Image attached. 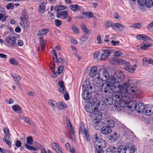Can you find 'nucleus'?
Returning a JSON list of instances; mask_svg holds the SVG:
<instances>
[{
	"mask_svg": "<svg viewBox=\"0 0 153 153\" xmlns=\"http://www.w3.org/2000/svg\"><path fill=\"white\" fill-rule=\"evenodd\" d=\"M56 106L59 109H61L64 108L63 104V103L61 102H59L56 103Z\"/></svg>",
	"mask_w": 153,
	"mask_h": 153,
	"instance_id": "54",
	"label": "nucleus"
},
{
	"mask_svg": "<svg viewBox=\"0 0 153 153\" xmlns=\"http://www.w3.org/2000/svg\"><path fill=\"white\" fill-rule=\"evenodd\" d=\"M114 23L110 21H107L105 22V25L107 28H108L109 27L113 28Z\"/></svg>",
	"mask_w": 153,
	"mask_h": 153,
	"instance_id": "43",
	"label": "nucleus"
},
{
	"mask_svg": "<svg viewBox=\"0 0 153 153\" xmlns=\"http://www.w3.org/2000/svg\"><path fill=\"white\" fill-rule=\"evenodd\" d=\"M132 81L131 80H128L125 83L121 85L120 82L119 86L118 87V89H115V91H119L123 94V97L122 98V101H125V99L127 101L128 100L131 99L133 98L136 92V87L135 85L132 84Z\"/></svg>",
	"mask_w": 153,
	"mask_h": 153,
	"instance_id": "1",
	"label": "nucleus"
},
{
	"mask_svg": "<svg viewBox=\"0 0 153 153\" xmlns=\"http://www.w3.org/2000/svg\"><path fill=\"white\" fill-rule=\"evenodd\" d=\"M109 101L108 98H105L104 99V100L102 102H101V104L102 103L103 105V103H104V105H110V103L109 102Z\"/></svg>",
	"mask_w": 153,
	"mask_h": 153,
	"instance_id": "59",
	"label": "nucleus"
},
{
	"mask_svg": "<svg viewBox=\"0 0 153 153\" xmlns=\"http://www.w3.org/2000/svg\"><path fill=\"white\" fill-rule=\"evenodd\" d=\"M138 4L141 6L145 5V0H137Z\"/></svg>",
	"mask_w": 153,
	"mask_h": 153,
	"instance_id": "52",
	"label": "nucleus"
},
{
	"mask_svg": "<svg viewBox=\"0 0 153 153\" xmlns=\"http://www.w3.org/2000/svg\"><path fill=\"white\" fill-rule=\"evenodd\" d=\"M113 28L115 29L117 28L119 31H121L123 30V25L119 23H114Z\"/></svg>",
	"mask_w": 153,
	"mask_h": 153,
	"instance_id": "30",
	"label": "nucleus"
},
{
	"mask_svg": "<svg viewBox=\"0 0 153 153\" xmlns=\"http://www.w3.org/2000/svg\"><path fill=\"white\" fill-rule=\"evenodd\" d=\"M65 146L66 149L69 151H70L71 153H74L75 152V150L74 149L71 148L70 145L68 143H67L65 144Z\"/></svg>",
	"mask_w": 153,
	"mask_h": 153,
	"instance_id": "40",
	"label": "nucleus"
},
{
	"mask_svg": "<svg viewBox=\"0 0 153 153\" xmlns=\"http://www.w3.org/2000/svg\"><path fill=\"white\" fill-rule=\"evenodd\" d=\"M117 78H116L117 79V81H118L119 82L122 81L124 79V75L122 72H119L118 73L116 72Z\"/></svg>",
	"mask_w": 153,
	"mask_h": 153,
	"instance_id": "27",
	"label": "nucleus"
},
{
	"mask_svg": "<svg viewBox=\"0 0 153 153\" xmlns=\"http://www.w3.org/2000/svg\"><path fill=\"white\" fill-rule=\"evenodd\" d=\"M39 41L41 45L42 49V50H43L45 48V44L44 43V40L43 39V38L42 37H40L39 39Z\"/></svg>",
	"mask_w": 153,
	"mask_h": 153,
	"instance_id": "39",
	"label": "nucleus"
},
{
	"mask_svg": "<svg viewBox=\"0 0 153 153\" xmlns=\"http://www.w3.org/2000/svg\"><path fill=\"white\" fill-rule=\"evenodd\" d=\"M88 102H89L91 104V105H92V104L93 105H94L95 106H97L98 107V109H99V107H102L100 109V110L101 111H102L104 109V108L105 107V106H101L102 104V103L101 104V102H98L97 100V98L95 97V96H93L92 97L91 96L90 98V99L88 101ZM87 105H89V106H90V105L89 104H87L86 106H87ZM93 106H92L91 105V107H93ZM94 107H95L96 106H94ZM97 108V107H96Z\"/></svg>",
	"mask_w": 153,
	"mask_h": 153,
	"instance_id": "6",
	"label": "nucleus"
},
{
	"mask_svg": "<svg viewBox=\"0 0 153 153\" xmlns=\"http://www.w3.org/2000/svg\"><path fill=\"white\" fill-rule=\"evenodd\" d=\"M142 25L141 23H135L133 24L131 27L132 28H139Z\"/></svg>",
	"mask_w": 153,
	"mask_h": 153,
	"instance_id": "51",
	"label": "nucleus"
},
{
	"mask_svg": "<svg viewBox=\"0 0 153 153\" xmlns=\"http://www.w3.org/2000/svg\"><path fill=\"white\" fill-rule=\"evenodd\" d=\"M45 5L46 4L45 3H42L39 5L38 10L40 13H43L45 12Z\"/></svg>",
	"mask_w": 153,
	"mask_h": 153,
	"instance_id": "28",
	"label": "nucleus"
},
{
	"mask_svg": "<svg viewBox=\"0 0 153 153\" xmlns=\"http://www.w3.org/2000/svg\"><path fill=\"white\" fill-rule=\"evenodd\" d=\"M64 94V99L65 100H67L69 99V96L68 93H67V91L64 93H62Z\"/></svg>",
	"mask_w": 153,
	"mask_h": 153,
	"instance_id": "63",
	"label": "nucleus"
},
{
	"mask_svg": "<svg viewBox=\"0 0 153 153\" xmlns=\"http://www.w3.org/2000/svg\"><path fill=\"white\" fill-rule=\"evenodd\" d=\"M106 123L107 125V126L110 127H113L114 126V122L112 120H107L106 122Z\"/></svg>",
	"mask_w": 153,
	"mask_h": 153,
	"instance_id": "37",
	"label": "nucleus"
},
{
	"mask_svg": "<svg viewBox=\"0 0 153 153\" xmlns=\"http://www.w3.org/2000/svg\"><path fill=\"white\" fill-rule=\"evenodd\" d=\"M12 109L16 112L19 113H22L21 107L18 105H13L12 107Z\"/></svg>",
	"mask_w": 153,
	"mask_h": 153,
	"instance_id": "33",
	"label": "nucleus"
},
{
	"mask_svg": "<svg viewBox=\"0 0 153 153\" xmlns=\"http://www.w3.org/2000/svg\"><path fill=\"white\" fill-rule=\"evenodd\" d=\"M3 131L4 134L3 140L5 142L10 148L11 147V139L10 137L11 134L9 132V130L7 127L4 128Z\"/></svg>",
	"mask_w": 153,
	"mask_h": 153,
	"instance_id": "5",
	"label": "nucleus"
},
{
	"mask_svg": "<svg viewBox=\"0 0 153 153\" xmlns=\"http://www.w3.org/2000/svg\"><path fill=\"white\" fill-rule=\"evenodd\" d=\"M48 104L51 106L54 109V106L56 104V103L55 101L51 99H49L48 100Z\"/></svg>",
	"mask_w": 153,
	"mask_h": 153,
	"instance_id": "46",
	"label": "nucleus"
},
{
	"mask_svg": "<svg viewBox=\"0 0 153 153\" xmlns=\"http://www.w3.org/2000/svg\"><path fill=\"white\" fill-rule=\"evenodd\" d=\"M12 76L15 82L16 85L19 87L20 86V84L19 82L21 80L20 77L17 75L14 74L12 75Z\"/></svg>",
	"mask_w": 153,
	"mask_h": 153,
	"instance_id": "31",
	"label": "nucleus"
},
{
	"mask_svg": "<svg viewBox=\"0 0 153 153\" xmlns=\"http://www.w3.org/2000/svg\"><path fill=\"white\" fill-rule=\"evenodd\" d=\"M23 22L24 25L25 27H26L27 28L29 27V23L27 21V19L23 20Z\"/></svg>",
	"mask_w": 153,
	"mask_h": 153,
	"instance_id": "60",
	"label": "nucleus"
},
{
	"mask_svg": "<svg viewBox=\"0 0 153 153\" xmlns=\"http://www.w3.org/2000/svg\"><path fill=\"white\" fill-rule=\"evenodd\" d=\"M134 107L137 112L142 113L144 112V108L145 106H144L143 103L139 102L135 103V105Z\"/></svg>",
	"mask_w": 153,
	"mask_h": 153,
	"instance_id": "10",
	"label": "nucleus"
},
{
	"mask_svg": "<svg viewBox=\"0 0 153 153\" xmlns=\"http://www.w3.org/2000/svg\"><path fill=\"white\" fill-rule=\"evenodd\" d=\"M52 54L53 60L54 62H56L57 60V58L55 50H53V51L52 53Z\"/></svg>",
	"mask_w": 153,
	"mask_h": 153,
	"instance_id": "47",
	"label": "nucleus"
},
{
	"mask_svg": "<svg viewBox=\"0 0 153 153\" xmlns=\"http://www.w3.org/2000/svg\"><path fill=\"white\" fill-rule=\"evenodd\" d=\"M117 59L116 58H112L109 60L110 63L113 65H117Z\"/></svg>",
	"mask_w": 153,
	"mask_h": 153,
	"instance_id": "48",
	"label": "nucleus"
},
{
	"mask_svg": "<svg viewBox=\"0 0 153 153\" xmlns=\"http://www.w3.org/2000/svg\"><path fill=\"white\" fill-rule=\"evenodd\" d=\"M127 148L125 146L120 145L119 146L117 150V153H126Z\"/></svg>",
	"mask_w": 153,
	"mask_h": 153,
	"instance_id": "24",
	"label": "nucleus"
},
{
	"mask_svg": "<svg viewBox=\"0 0 153 153\" xmlns=\"http://www.w3.org/2000/svg\"><path fill=\"white\" fill-rule=\"evenodd\" d=\"M95 149L94 152L95 153H103L104 151L103 148H98V147H95Z\"/></svg>",
	"mask_w": 153,
	"mask_h": 153,
	"instance_id": "44",
	"label": "nucleus"
},
{
	"mask_svg": "<svg viewBox=\"0 0 153 153\" xmlns=\"http://www.w3.org/2000/svg\"><path fill=\"white\" fill-rule=\"evenodd\" d=\"M64 67L62 65H60L58 68L57 73L60 74L62 73Z\"/></svg>",
	"mask_w": 153,
	"mask_h": 153,
	"instance_id": "56",
	"label": "nucleus"
},
{
	"mask_svg": "<svg viewBox=\"0 0 153 153\" xmlns=\"http://www.w3.org/2000/svg\"><path fill=\"white\" fill-rule=\"evenodd\" d=\"M94 147L104 148L106 146V141L102 138H99L97 140L94 141Z\"/></svg>",
	"mask_w": 153,
	"mask_h": 153,
	"instance_id": "8",
	"label": "nucleus"
},
{
	"mask_svg": "<svg viewBox=\"0 0 153 153\" xmlns=\"http://www.w3.org/2000/svg\"><path fill=\"white\" fill-rule=\"evenodd\" d=\"M91 93L88 91H83L82 93V97L83 99L84 100H86L88 102L91 95Z\"/></svg>",
	"mask_w": 153,
	"mask_h": 153,
	"instance_id": "20",
	"label": "nucleus"
},
{
	"mask_svg": "<svg viewBox=\"0 0 153 153\" xmlns=\"http://www.w3.org/2000/svg\"><path fill=\"white\" fill-rule=\"evenodd\" d=\"M51 147L55 151L58 149L60 148L59 144L56 143L51 142Z\"/></svg>",
	"mask_w": 153,
	"mask_h": 153,
	"instance_id": "38",
	"label": "nucleus"
},
{
	"mask_svg": "<svg viewBox=\"0 0 153 153\" xmlns=\"http://www.w3.org/2000/svg\"><path fill=\"white\" fill-rule=\"evenodd\" d=\"M81 27L83 31L85 33L88 34L89 33V30L84 24H82L81 25Z\"/></svg>",
	"mask_w": 153,
	"mask_h": 153,
	"instance_id": "41",
	"label": "nucleus"
},
{
	"mask_svg": "<svg viewBox=\"0 0 153 153\" xmlns=\"http://www.w3.org/2000/svg\"><path fill=\"white\" fill-rule=\"evenodd\" d=\"M106 81L107 83L109 85L115 90V89H118V87L119 86L120 82L117 81L116 78L111 76L108 77Z\"/></svg>",
	"mask_w": 153,
	"mask_h": 153,
	"instance_id": "4",
	"label": "nucleus"
},
{
	"mask_svg": "<svg viewBox=\"0 0 153 153\" xmlns=\"http://www.w3.org/2000/svg\"><path fill=\"white\" fill-rule=\"evenodd\" d=\"M117 149L114 146H109L106 149V153H116Z\"/></svg>",
	"mask_w": 153,
	"mask_h": 153,
	"instance_id": "25",
	"label": "nucleus"
},
{
	"mask_svg": "<svg viewBox=\"0 0 153 153\" xmlns=\"http://www.w3.org/2000/svg\"><path fill=\"white\" fill-rule=\"evenodd\" d=\"M111 131V130L110 127L107 126L102 127L101 128V132L103 134H108L110 133Z\"/></svg>",
	"mask_w": 153,
	"mask_h": 153,
	"instance_id": "21",
	"label": "nucleus"
},
{
	"mask_svg": "<svg viewBox=\"0 0 153 153\" xmlns=\"http://www.w3.org/2000/svg\"><path fill=\"white\" fill-rule=\"evenodd\" d=\"M26 142L27 143H25V146L27 149L33 151H36L37 150L36 148L33 147L28 144L31 145L33 143V139L31 136L27 137Z\"/></svg>",
	"mask_w": 153,
	"mask_h": 153,
	"instance_id": "9",
	"label": "nucleus"
},
{
	"mask_svg": "<svg viewBox=\"0 0 153 153\" xmlns=\"http://www.w3.org/2000/svg\"><path fill=\"white\" fill-rule=\"evenodd\" d=\"M20 118L22 119L25 122L27 123L28 122V120L29 119L27 117L20 116H19Z\"/></svg>",
	"mask_w": 153,
	"mask_h": 153,
	"instance_id": "62",
	"label": "nucleus"
},
{
	"mask_svg": "<svg viewBox=\"0 0 153 153\" xmlns=\"http://www.w3.org/2000/svg\"><path fill=\"white\" fill-rule=\"evenodd\" d=\"M85 108L86 111L91 113V116L95 118L92 121L91 124L93 127L95 128V129H98L101 125L100 120L102 118L101 112L98 111L96 107H90L89 105H87Z\"/></svg>",
	"mask_w": 153,
	"mask_h": 153,
	"instance_id": "2",
	"label": "nucleus"
},
{
	"mask_svg": "<svg viewBox=\"0 0 153 153\" xmlns=\"http://www.w3.org/2000/svg\"><path fill=\"white\" fill-rule=\"evenodd\" d=\"M108 48L104 47L102 48V51L103 52L102 54L100 56V59L101 60L105 59V58L108 57L111 53L110 50L107 49Z\"/></svg>",
	"mask_w": 153,
	"mask_h": 153,
	"instance_id": "12",
	"label": "nucleus"
},
{
	"mask_svg": "<svg viewBox=\"0 0 153 153\" xmlns=\"http://www.w3.org/2000/svg\"><path fill=\"white\" fill-rule=\"evenodd\" d=\"M14 7V4L13 3H10L7 5L6 8L8 10L13 9Z\"/></svg>",
	"mask_w": 153,
	"mask_h": 153,
	"instance_id": "55",
	"label": "nucleus"
},
{
	"mask_svg": "<svg viewBox=\"0 0 153 153\" xmlns=\"http://www.w3.org/2000/svg\"><path fill=\"white\" fill-rule=\"evenodd\" d=\"M22 17H20V20L23 22V20L27 19L28 18V16L25 10H23L22 11Z\"/></svg>",
	"mask_w": 153,
	"mask_h": 153,
	"instance_id": "29",
	"label": "nucleus"
},
{
	"mask_svg": "<svg viewBox=\"0 0 153 153\" xmlns=\"http://www.w3.org/2000/svg\"><path fill=\"white\" fill-rule=\"evenodd\" d=\"M122 54V52L121 51H116L114 53V55L115 56H118L121 55Z\"/></svg>",
	"mask_w": 153,
	"mask_h": 153,
	"instance_id": "64",
	"label": "nucleus"
},
{
	"mask_svg": "<svg viewBox=\"0 0 153 153\" xmlns=\"http://www.w3.org/2000/svg\"><path fill=\"white\" fill-rule=\"evenodd\" d=\"M49 31L48 28L44 29L42 30H39L37 34L38 36H41L46 34Z\"/></svg>",
	"mask_w": 153,
	"mask_h": 153,
	"instance_id": "36",
	"label": "nucleus"
},
{
	"mask_svg": "<svg viewBox=\"0 0 153 153\" xmlns=\"http://www.w3.org/2000/svg\"><path fill=\"white\" fill-rule=\"evenodd\" d=\"M93 85L91 84L89 82L87 83L83 84L82 86L83 91H88L91 93L94 92V91H93Z\"/></svg>",
	"mask_w": 153,
	"mask_h": 153,
	"instance_id": "14",
	"label": "nucleus"
},
{
	"mask_svg": "<svg viewBox=\"0 0 153 153\" xmlns=\"http://www.w3.org/2000/svg\"><path fill=\"white\" fill-rule=\"evenodd\" d=\"M82 14L86 18L89 19L90 18H92L94 17L93 13L91 12L84 11Z\"/></svg>",
	"mask_w": 153,
	"mask_h": 153,
	"instance_id": "32",
	"label": "nucleus"
},
{
	"mask_svg": "<svg viewBox=\"0 0 153 153\" xmlns=\"http://www.w3.org/2000/svg\"><path fill=\"white\" fill-rule=\"evenodd\" d=\"M152 45V44H150L146 41L143 42L140 45V48L143 50H146L148 48Z\"/></svg>",
	"mask_w": 153,
	"mask_h": 153,
	"instance_id": "22",
	"label": "nucleus"
},
{
	"mask_svg": "<svg viewBox=\"0 0 153 153\" xmlns=\"http://www.w3.org/2000/svg\"><path fill=\"white\" fill-rule=\"evenodd\" d=\"M153 5L152 0H145V6L148 8L151 7Z\"/></svg>",
	"mask_w": 153,
	"mask_h": 153,
	"instance_id": "35",
	"label": "nucleus"
},
{
	"mask_svg": "<svg viewBox=\"0 0 153 153\" xmlns=\"http://www.w3.org/2000/svg\"><path fill=\"white\" fill-rule=\"evenodd\" d=\"M67 8V7L65 6L62 5H60L58 6H55L54 7V10L57 13H59V11L66 9Z\"/></svg>",
	"mask_w": 153,
	"mask_h": 153,
	"instance_id": "34",
	"label": "nucleus"
},
{
	"mask_svg": "<svg viewBox=\"0 0 153 153\" xmlns=\"http://www.w3.org/2000/svg\"><path fill=\"white\" fill-rule=\"evenodd\" d=\"M137 68V65L134 64L132 66H131L128 62L125 63L124 69L126 71L130 73H134Z\"/></svg>",
	"mask_w": 153,
	"mask_h": 153,
	"instance_id": "11",
	"label": "nucleus"
},
{
	"mask_svg": "<svg viewBox=\"0 0 153 153\" xmlns=\"http://www.w3.org/2000/svg\"><path fill=\"white\" fill-rule=\"evenodd\" d=\"M113 91L115 92L114 94V97L117 100H116L117 101H120V103H121V104H123V105H125V106H124V107H125L126 105H128L129 103H130V99L128 100V101H127V102H126L125 101H121L122 100V98L123 96V94L121 92L117 91L114 90ZM125 100H126V101H127V99H125Z\"/></svg>",
	"mask_w": 153,
	"mask_h": 153,
	"instance_id": "3",
	"label": "nucleus"
},
{
	"mask_svg": "<svg viewBox=\"0 0 153 153\" xmlns=\"http://www.w3.org/2000/svg\"><path fill=\"white\" fill-rule=\"evenodd\" d=\"M10 63L13 65H18L17 61L14 58L10 59H9Z\"/></svg>",
	"mask_w": 153,
	"mask_h": 153,
	"instance_id": "50",
	"label": "nucleus"
},
{
	"mask_svg": "<svg viewBox=\"0 0 153 153\" xmlns=\"http://www.w3.org/2000/svg\"><path fill=\"white\" fill-rule=\"evenodd\" d=\"M69 8L73 11H75L76 10L80 11L81 10V7L77 4L71 5Z\"/></svg>",
	"mask_w": 153,
	"mask_h": 153,
	"instance_id": "26",
	"label": "nucleus"
},
{
	"mask_svg": "<svg viewBox=\"0 0 153 153\" xmlns=\"http://www.w3.org/2000/svg\"><path fill=\"white\" fill-rule=\"evenodd\" d=\"M117 133L114 132L113 134H112L109 137V140L111 141V142H113L117 139Z\"/></svg>",
	"mask_w": 153,
	"mask_h": 153,
	"instance_id": "42",
	"label": "nucleus"
},
{
	"mask_svg": "<svg viewBox=\"0 0 153 153\" xmlns=\"http://www.w3.org/2000/svg\"><path fill=\"white\" fill-rule=\"evenodd\" d=\"M98 74V76L97 77L98 79H100L105 80L108 78V74L107 70L105 69L100 68L99 70Z\"/></svg>",
	"mask_w": 153,
	"mask_h": 153,
	"instance_id": "7",
	"label": "nucleus"
},
{
	"mask_svg": "<svg viewBox=\"0 0 153 153\" xmlns=\"http://www.w3.org/2000/svg\"><path fill=\"white\" fill-rule=\"evenodd\" d=\"M126 61L123 59H117V65H121L126 63Z\"/></svg>",
	"mask_w": 153,
	"mask_h": 153,
	"instance_id": "53",
	"label": "nucleus"
},
{
	"mask_svg": "<svg viewBox=\"0 0 153 153\" xmlns=\"http://www.w3.org/2000/svg\"><path fill=\"white\" fill-rule=\"evenodd\" d=\"M6 17L2 13H0V21L2 22L5 21L6 20Z\"/></svg>",
	"mask_w": 153,
	"mask_h": 153,
	"instance_id": "58",
	"label": "nucleus"
},
{
	"mask_svg": "<svg viewBox=\"0 0 153 153\" xmlns=\"http://www.w3.org/2000/svg\"><path fill=\"white\" fill-rule=\"evenodd\" d=\"M71 28L73 31L76 33H78L79 32V30L77 27L74 25H72Z\"/></svg>",
	"mask_w": 153,
	"mask_h": 153,
	"instance_id": "57",
	"label": "nucleus"
},
{
	"mask_svg": "<svg viewBox=\"0 0 153 153\" xmlns=\"http://www.w3.org/2000/svg\"><path fill=\"white\" fill-rule=\"evenodd\" d=\"M130 143H127L126 144V148H128V151L130 153H134L136 151V149L135 146H131Z\"/></svg>",
	"mask_w": 153,
	"mask_h": 153,
	"instance_id": "23",
	"label": "nucleus"
},
{
	"mask_svg": "<svg viewBox=\"0 0 153 153\" xmlns=\"http://www.w3.org/2000/svg\"><path fill=\"white\" fill-rule=\"evenodd\" d=\"M83 137L85 140H87V141H89L90 140V137L88 131L86 132V133L82 134Z\"/></svg>",
	"mask_w": 153,
	"mask_h": 153,
	"instance_id": "45",
	"label": "nucleus"
},
{
	"mask_svg": "<svg viewBox=\"0 0 153 153\" xmlns=\"http://www.w3.org/2000/svg\"><path fill=\"white\" fill-rule=\"evenodd\" d=\"M97 73V68L96 66H93L90 69L89 73L90 77H93L96 76Z\"/></svg>",
	"mask_w": 153,
	"mask_h": 153,
	"instance_id": "18",
	"label": "nucleus"
},
{
	"mask_svg": "<svg viewBox=\"0 0 153 153\" xmlns=\"http://www.w3.org/2000/svg\"><path fill=\"white\" fill-rule=\"evenodd\" d=\"M68 15V12L66 10L60 11L59 13H57L56 16L57 18H61L63 20L66 19Z\"/></svg>",
	"mask_w": 153,
	"mask_h": 153,
	"instance_id": "16",
	"label": "nucleus"
},
{
	"mask_svg": "<svg viewBox=\"0 0 153 153\" xmlns=\"http://www.w3.org/2000/svg\"><path fill=\"white\" fill-rule=\"evenodd\" d=\"M101 90L102 91L106 93L110 92V90L114 91L112 87H111L106 82L102 85Z\"/></svg>",
	"mask_w": 153,
	"mask_h": 153,
	"instance_id": "13",
	"label": "nucleus"
},
{
	"mask_svg": "<svg viewBox=\"0 0 153 153\" xmlns=\"http://www.w3.org/2000/svg\"><path fill=\"white\" fill-rule=\"evenodd\" d=\"M55 25L57 27L59 26L62 24V22L59 20L57 19L55 20Z\"/></svg>",
	"mask_w": 153,
	"mask_h": 153,
	"instance_id": "61",
	"label": "nucleus"
},
{
	"mask_svg": "<svg viewBox=\"0 0 153 153\" xmlns=\"http://www.w3.org/2000/svg\"><path fill=\"white\" fill-rule=\"evenodd\" d=\"M58 85L60 87L58 89L59 92L61 93H64L66 91V89L64 85V83L63 81H59L58 82Z\"/></svg>",
	"mask_w": 153,
	"mask_h": 153,
	"instance_id": "19",
	"label": "nucleus"
},
{
	"mask_svg": "<svg viewBox=\"0 0 153 153\" xmlns=\"http://www.w3.org/2000/svg\"><path fill=\"white\" fill-rule=\"evenodd\" d=\"M16 40V38L14 36H8L6 38V41L10 45L13 46L15 43Z\"/></svg>",
	"mask_w": 153,
	"mask_h": 153,
	"instance_id": "17",
	"label": "nucleus"
},
{
	"mask_svg": "<svg viewBox=\"0 0 153 153\" xmlns=\"http://www.w3.org/2000/svg\"><path fill=\"white\" fill-rule=\"evenodd\" d=\"M153 112V106L150 105H148L145 106L144 108V112L146 115L150 116Z\"/></svg>",
	"mask_w": 153,
	"mask_h": 153,
	"instance_id": "15",
	"label": "nucleus"
},
{
	"mask_svg": "<svg viewBox=\"0 0 153 153\" xmlns=\"http://www.w3.org/2000/svg\"><path fill=\"white\" fill-rule=\"evenodd\" d=\"M143 62L153 65V60L152 59H149L148 60L146 58H145L143 59Z\"/></svg>",
	"mask_w": 153,
	"mask_h": 153,
	"instance_id": "49",
	"label": "nucleus"
}]
</instances>
